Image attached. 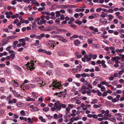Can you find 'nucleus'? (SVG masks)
Wrapping results in <instances>:
<instances>
[{
  "label": "nucleus",
  "mask_w": 124,
  "mask_h": 124,
  "mask_svg": "<svg viewBox=\"0 0 124 124\" xmlns=\"http://www.w3.org/2000/svg\"><path fill=\"white\" fill-rule=\"evenodd\" d=\"M52 83L53 84L49 86V87L50 88L53 86V87H54V88H52L53 90L55 88H58V89H60L61 88V85H59L58 84H59V82H57V80H56L55 81H54Z\"/></svg>",
  "instance_id": "obj_1"
},
{
  "label": "nucleus",
  "mask_w": 124,
  "mask_h": 124,
  "mask_svg": "<svg viewBox=\"0 0 124 124\" xmlns=\"http://www.w3.org/2000/svg\"><path fill=\"white\" fill-rule=\"evenodd\" d=\"M55 42L53 40H49L46 41V45L50 47L53 46V47L54 48L55 46L54 44Z\"/></svg>",
  "instance_id": "obj_2"
},
{
  "label": "nucleus",
  "mask_w": 124,
  "mask_h": 124,
  "mask_svg": "<svg viewBox=\"0 0 124 124\" xmlns=\"http://www.w3.org/2000/svg\"><path fill=\"white\" fill-rule=\"evenodd\" d=\"M26 66H27L26 68L28 70L29 69L31 70L35 69L34 63H30L28 62L26 64Z\"/></svg>",
  "instance_id": "obj_3"
},
{
  "label": "nucleus",
  "mask_w": 124,
  "mask_h": 124,
  "mask_svg": "<svg viewBox=\"0 0 124 124\" xmlns=\"http://www.w3.org/2000/svg\"><path fill=\"white\" fill-rule=\"evenodd\" d=\"M58 103H60V101H57L54 104V107H55L56 109V111H60L61 109V105H58Z\"/></svg>",
  "instance_id": "obj_4"
},
{
  "label": "nucleus",
  "mask_w": 124,
  "mask_h": 124,
  "mask_svg": "<svg viewBox=\"0 0 124 124\" xmlns=\"http://www.w3.org/2000/svg\"><path fill=\"white\" fill-rule=\"evenodd\" d=\"M45 16L43 15L40 17L41 20L40 23H39V24H40V25L43 24H45L46 23L47 21L45 19Z\"/></svg>",
  "instance_id": "obj_5"
},
{
  "label": "nucleus",
  "mask_w": 124,
  "mask_h": 124,
  "mask_svg": "<svg viewBox=\"0 0 124 124\" xmlns=\"http://www.w3.org/2000/svg\"><path fill=\"white\" fill-rule=\"evenodd\" d=\"M88 90V88L86 87L85 86H82L80 90L81 91L82 93H89L88 92H87V91Z\"/></svg>",
  "instance_id": "obj_6"
},
{
  "label": "nucleus",
  "mask_w": 124,
  "mask_h": 124,
  "mask_svg": "<svg viewBox=\"0 0 124 124\" xmlns=\"http://www.w3.org/2000/svg\"><path fill=\"white\" fill-rule=\"evenodd\" d=\"M45 64L51 68H53L54 67V65L52 63L48 60H46Z\"/></svg>",
  "instance_id": "obj_7"
},
{
  "label": "nucleus",
  "mask_w": 124,
  "mask_h": 124,
  "mask_svg": "<svg viewBox=\"0 0 124 124\" xmlns=\"http://www.w3.org/2000/svg\"><path fill=\"white\" fill-rule=\"evenodd\" d=\"M89 28L91 30L93 31L92 32V33L94 34H95L96 32H98V30L97 28H94V27L92 26H90Z\"/></svg>",
  "instance_id": "obj_8"
},
{
  "label": "nucleus",
  "mask_w": 124,
  "mask_h": 124,
  "mask_svg": "<svg viewBox=\"0 0 124 124\" xmlns=\"http://www.w3.org/2000/svg\"><path fill=\"white\" fill-rule=\"evenodd\" d=\"M12 23L14 24H16L17 26H19L21 25V23L19 21L18 19H16Z\"/></svg>",
  "instance_id": "obj_9"
},
{
  "label": "nucleus",
  "mask_w": 124,
  "mask_h": 124,
  "mask_svg": "<svg viewBox=\"0 0 124 124\" xmlns=\"http://www.w3.org/2000/svg\"><path fill=\"white\" fill-rule=\"evenodd\" d=\"M58 38L59 39V40L63 42L66 43L68 42L67 40L66 39L62 37L59 36Z\"/></svg>",
  "instance_id": "obj_10"
},
{
  "label": "nucleus",
  "mask_w": 124,
  "mask_h": 124,
  "mask_svg": "<svg viewBox=\"0 0 124 124\" xmlns=\"http://www.w3.org/2000/svg\"><path fill=\"white\" fill-rule=\"evenodd\" d=\"M34 80L35 82H38L39 84H41V83H43V81L41 80V78L39 77L35 78Z\"/></svg>",
  "instance_id": "obj_11"
},
{
  "label": "nucleus",
  "mask_w": 124,
  "mask_h": 124,
  "mask_svg": "<svg viewBox=\"0 0 124 124\" xmlns=\"http://www.w3.org/2000/svg\"><path fill=\"white\" fill-rule=\"evenodd\" d=\"M100 22L103 24H105L107 23V21L105 19L101 18L99 19Z\"/></svg>",
  "instance_id": "obj_12"
},
{
  "label": "nucleus",
  "mask_w": 124,
  "mask_h": 124,
  "mask_svg": "<svg viewBox=\"0 0 124 124\" xmlns=\"http://www.w3.org/2000/svg\"><path fill=\"white\" fill-rule=\"evenodd\" d=\"M45 36V34L44 33H42L40 35H38L36 37V39H38L39 40H40L43 37H44Z\"/></svg>",
  "instance_id": "obj_13"
},
{
  "label": "nucleus",
  "mask_w": 124,
  "mask_h": 124,
  "mask_svg": "<svg viewBox=\"0 0 124 124\" xmlns=\"http://www.w3.org/2000/svg\"><path fill=\"white\" fill-rule=\"evenodd\" d=\"M84 57L85 58V59L86 60V61L87 62L90 61L91 60V57H89V54L88 55H85L84 56Z\"/></svg>",
  "instance_id": "obj_14"
},
{
  "label": "nucleus",
  "mask_w": 124,
  "mask_h": 124,
  "mask_svg": "<svg viewBox=\"0 0 124 124\" xmlns=\"http://www.w3.org/2000/svg\"><path fill=\"white\" fill-rule=\"evenodd\" d=\"M54 29H55L54 27L52 26L47 27L45 29L46 31H49Z\"/></svg>",
  "instance_id": "obj_15"
},
{
  "label": "nucleus",
  "mask_w": 124,
  "mask_h": 124,
  "mask_svg": "<svg viewBox=\"0 0 124 124\" xmlns=\"http://www.w3.org/2000/svg\"><path fill=\"white\" fill-rule=\"evenodd\" d=\"M89 56L91 57V58L92 57L93 59H95L97 57V55L95 54L93 55L91 53H89Z\"/></svg>",
  "instance_id": "obj_16"
},
{
  "label": "nucleus",
  "mask_w": 124,
  "mask_h": 124,
  "mask_svg": "<svg viewBox=\"0 0 124 124\" xmlns=\"http://www.w3.org/2000/svg\"><path fill=\"white\" fill-rule=\"evenodd\" d=\"M13 67L15 69L21 72L22 71V69L18 66L15 65H13Z\"/></svg>",
  "instance_id": "obj_17"
},
{
  "label": "nucleus",
  "mask_w": 124,
  "mask_h": 124,
  "mask_svg": "<svg viewBox=\"0 0 124 124\" xmlns=\"http://www.w3.org/2000/svg\"><path fill=\"white\" fill-rule=\"evenodd\" d=\"M66 93H55V94H54V95H57L59 97H61L62 96H65L66 95Z\"/></svg>",
  "instance_id": "obj_18"
},
{
  "label": "nucleus",
  "mask_w": 124,
  "mask_h": 124,
  "mask_svg": "<svg viewBox=\"0 0 124 124\" xmlns=\"http://www.w3.org/2000/svg\"><path fill=\"white\" fill-rule=\"evenodd\" d=\"M107 15V13L102 12L101 13V14L100 16L101 18H104L106 17V16Z\"/></svg>",
  "instance_id": "obj_19"
},
{
  "label": "nucleus",
  "mask_w": 124,
  "mask_h": 124,
  "mask_svg": "<svg viewBox=\"0 0 124 124\" xmlns=\"http://www.w3.org/2000/svg\"><path fill=\"white\" fill-rule=\"evenodd\" d=\"M74 43L76 46H78L80 43V42L78 39H76L74 41Z\"/></svg>",
  "instance_id": "obj_20"
},
{
  "label": "nucleus",
  "mask_w": 124,
  "mask_h": 124,
  "mask_svg": "<svg viewBox=\"0 0 124 124\" xmlns=\"http://www.w3.org/2000/svg\"><path fill=\"white\" fill-rule=\"evenodd\" d=\"M117 114V116H118L116 118L117 119L120 121H121L122 117L121 114L120 113H118V114Z\"/></svg>",
  "instance_id": "obj_21"
},
{
  "label": "nucleus",
  "mask_w": 124,
  "mask_h": 124,
  "mask_svg": "<svg viewBox=\"0 0 124 124\" xmlns=\"http://www.w3.org/2000/svg\"><path fill=\"white\" fill-rule=\"evenodd\" d=\"M32 28L33 29H35L37 28V26L36 23L33 22L32 23Z\"/></svg>",
  "instance_id": "obj_22"
},
{
  "label": "nucleus",
  "mask_w": 124,
  "mask_h": 124,
  "mask_svg": "<svg viewBox=\"0 0 124 124\" xmlns=\"http://www.w3.org/2000/svg\"><path fill=\"white\" fill-rule=\"evenodd\" d=\"M115 51L117 53L119 52L120 53H121L124 51V49L123 48V49H117Z\"/></svg>",
  "instance_id": "obj_23"
},
{
  "label": "nucleus",
  "mask_w": 124,
  "mask_h": 124,
  "mask_svg": "<svg viewBox=\"0 0 124 124\" xmlns=\"http://www.w3.org/2000/svg\"><path fill=\"white\" fill-rule=\"evenodd\" d=\"M14 83L13 84V85L15 87H18L19 86L18 83L16 82L15 80L13 81Z\"/></svg>",
  "instance_id": "obj_24"
},
{
  "label": "nucleus",
  "mask_w": 124,
  "mask_h": 124,
  "mask_svg": "<svg viewBox=\"0 0 124 124\" xmlns=\"http://www.w3.org/2000/svg\"><path fill=\"white\" fill-rule=\"evenodd\" d=\"M39 110L38 108L37 107H34L31 110L32 112H34L36 111H38Z\"/></svg>",
  "instance_id": "obj_25"
},
{
  "label": "nucleus",
  "mask_w": 124,
  "mask_h": 124,
  "mask_svg": "<svg viewBox=\"0 0 124 124\" xmlns=\"http://www.w3.org/2000/svg\"><path fill=\"white\" fill-rule=\"evenodd\" d=\"M101 93V92H100V90H98L97 91H95L94 90H91V91L88 92L89 93Z\"/></svg>",
  "instance_id": "obj_26"
},
{
  "label": "nucleus",
  "mask_w": 124,
  "mask_h": 124,
  "mask_svg": "<svg viewBox=\"0 0 124 124\" xmlns=\"http://www.w3.org/2000/svg\"><path fill=\"white\" fill-rule=\"evenodd\" d=\"M92 15H93V16L94 18H97L99 16V14L96 13H94L92 14Z\"/></svg>",
  "instance_id": "obj_27"
},
{
  "label": "nucleus",
  "mask_w": 124,
  "mask_h": 124,
  "mask_svg": "<svg viewBox=\"0 0 124 124\" xmlns=\"http://www.w3.org/2000/svg\"><path fill=\"white\" fill-rule=\"evenodd\" d=\"M19 16V14H16L15 15H13L11 16V18L12 19H14L15 18H18Z\"/></svg>",
  "instance_id": "obj_28"
},
{
  "label": "nucleus",
  "mask_w": 124,
  "mask_h": 124,
  "mask_svg": "<svg viewBox=\"0 0 124 124\" xmlns=\"http://www.w3.org/2000/svg\"><path fill=\"white\" fill-rule=\"evenodd\" d=\"M40 18H38L35 19V20L37 22V24L39 25H40V24H39V23H40L39 21L40 20Z\"/></svg>",
  "instance_id": "obj_29"
},
{
  "label": "nucleus",
  "mask_w": 124,
  "mask_h": 124,
  "mask_svg": "<svg viewBox=\"0 0 124 124\" xmlns=\"http://www.w3.org/2000/svg\"><path fill=\"white\" fill-rule=\"evenodd\" d=\"M108 17L109 18V19H108V20L111 21L114 18V16L111 14L108 15Z\"/></svg>",
  "instance_id": "obj_30"
},
{
  "label": "nucleus",
  "mask_w": 124,
  "mask_h": 124,
  "mask_svg": "<svg viewBox=\"0 0 124 124\" xmlns=\"http://www.w3.org/2000/svg\"><path fill=\"white\" fill-rule=\"evenodd\" d=\"M57 30L59 32H66V31L64 29H57Z\"/></svg>",
  "instance_id": "obj_31"
},
{
  "label": "nucleus",
  "mask_w": 124,
  "mask_h": 124,
  "mask_svg": "<svg viewBox=\"0 0 124 124\" xmlns=\"http://www.w3.org/2000/svg\"><path fill=\"white\" fill-rule=\"evenodd\" d=\"M54 119H58L59 118V116L56 114H55L54 115Z\"/></svg>",
  "instance_id": "obj_32"
},
{
  "label": "nucleus",
  "mask_w": 124,
  "mask_h": 124,
  "mask_svg": "<svg viewBox=\"0 0 124 124\" xmlns=\"http://www.w3.org/2000/svg\"><path fill=\"white\" fill-rule=\"evenodd\" d=\"M29 81L27 80H25L24 81V83L22 84L21 86H20L21 87L22 89L23 86H24L25 85L24 83H28Z\"/></svg>",
  "instance_id": "obj_33"
},
{
  "label": "nucleus",
  "mask_w": 124,
  "mask_h": 124,
  "mask_svg": "<svg viewBox=\"0 0 124 124\" xmlns=\"http://www.w3.org/2000/svg\"><path fill=\"white\" fill-rule=\"evenodd\" d=\"M10 58V60H12L15 57V55L14 54H11L9 56Z\"/></svg>",
  "instance_id": "obj_34"
},
{
  "label": "nucleus",
  "mask_w": 124,
  "mask_h": 124,
  "mask_svg": "<svg viewBox=\"0 0 124 124\" xmlns=\"http://www.w3.org/2000/svg\"><path fill=\"white\" fill-rule=\"evenodd\" d=\"M76 56L77 57V59H78L82 57V56L81 54H78L77 53H75Z\"/></svg>",
  "instance_id": "obj_35"
},
{
  "label": "nucleus",
  "mask_w": 124,
  "mask_h": 124,
  "mask_svg": "<svg viewBox=\"0 0 124 124\" xmlns=\"http://www.w3.org/2000/svg\"><path fill=\"white\" fill-rule=\"evenodd\" d=\"M75 23L76 24H77L78 25H80L82 24V22L81 21H79L78 20H77L75 21Z\"/></svg>",
  "instance_id": "obj_36"
},
{
  "label": "nucleus",
  "mask_w": 124,
  "mask_h": 124,
  "mask_svg": "<svg viewBox=\"0 0 124 124\" xmlns=\"http://www.w3.org/2000/svg\"><path fill=\"white\" fill-rule=\"evenodd\" d=\"M56 16L57 17H59L60 16V11H57L56 12Z\"/></svg>",
  "instance_id": "obj_37"
},
{
  "label": "nucleus",
  "mask_w": 124,
  "mask_h": 124,
  "mask_svg": "<svg viewBox=\"0 0 124 124\" xmlns=\"http://www.w3.org/2000/svg\"><path fill=\"white\" fill-rule=\"evenodd\" d=\"M58 105H61V107H62L63 108H66V105L64 104H62V103H58Z\"/></svg>",
  "instance_id": "obj_38"
},
{
  "label": "nucleus",
  "mask_w": 124,
  "mask_h": 124,
  "mask_svg": "<svg viewBox=\"0 0 124 124\" xmlns=\"http://www.w3.org/2000/svg\"><path fill=\"white\" fill-rule=\"evenodd\" d=\"M23 86V90H24V88H25L27 89H28L29 88V85H24V86Z\"/></svg>",
  "instance_id": "obj_39"
},
{
  "label": "nucleus",
  "mask_w": 124,
  "mask_h": 124,
  "mask_svg": "<svg viewBox=\"0 0 124 124\" xmlns=\"http://www.w3.org/2000/svg\"><path fill=\"white\" fill-rule=\"evenodd\" d=\"M22 103L20 102H18L16 103V106L18 107H21L22 106Z\"/></svg>",
  "instance_id": "obj_40"
},
{
  "label": "nucleus",
  "mask_w": 124,
  "mask_h": 124,
  "mask_svg": "<svg viewBox=\"0 0 124 124\" xmlns=\"http://www.w3.org/2000/svg\"><path fill=\"white\" fill-rule=\"evenodd\" d=\"M103 118H98V120L99 121H102L103 119L107 120L108 118L107 117H103Z\"/></svg>",
  "instance_id": "obj_41"
},
{
  "label": "nucleus",
  "mask_w": 124,
  "mask_h": 124,
  "mask_svg": "<svg viewBox=\"0 0 124 124\" xmlns=\"http://www.w3.org/2000/svg\"><path fill=\"white\" fill-rule=\"evenodd\" d=\"M87 40L88 43L89 44H91L93 43V40L92 39H88Z\"/></svg>",
  "instance_id": "obj_42"
},
{
  "label": "nucleus",
  "mask_w": 124,
  "mask_h": 124,
  "mask_svg": "<svg viewBox=\"0 0 124 124\" xmlns=\"http://www.w3.org/2000/svg\"><path fill=\"white\" fill-rule=\"evenodd\" d=\"M49 110V108H43L42 110L44 111L47 112Z\"/></svg>",
  "instance_id": "obj_43"
},
{
  "label": "nucleus",
  "mask_w": 124,
  "mask_h": 124,
  "mask_svg": "<svg viewBox=\"0 0 124 124\" xmlns=\"http://www.w3.org/2000/svg\"><path fill=\"white\" fill-rule=\"evenodd\" d=\"M69 6V5H61V7L62 8H66Z\"/></svg>",
  "instance_id": "obj_44"
},
{
  "label": "nucleus",
  "mask_w": 124,
  "mask_h": 124,
  "mask_svg": "<svg viewBox=\"0 0 124 124\" xmlns=\"http://www.w3.org/2000/svg\"><path fill=\"white\" fill-rule=\"evenodd\" d=\"M77 69H76L73 68L71 70V72L73 73H75L77 72Z\"/></svg>",
  "instance_id": "obj_45"
},
{
  "label": "nucleus",
  "mask_w": 124,
  "mask_h": 124,
  "mask_svg": "<svg viewBox=\"0 0 124 124\" xmlns=\"http://www.w3.org/2000/svg\"><path fill=\"white\" fill-rule=\"evenodd\" d=\"M5 14L6 15H12L13 14V13L10 11V12H6L5 13Z\"/></svg>",
  "instance_id": "obj_46"
},
{
  "label": "nucleus",
  "mask_w": 124,
  "mask_h": 124,
  "mask_svg": "<svg viewBox=\"0 0 124 124\" xmlns=\"http://www.w3.org/2000/svg\"><path fill=\"white\" fill-rule=\"evenodd\" d=\"M20 113L23 116H25L26 115L25 112L23 110H21L20 112Z\"/></svg>",
  "instance_id": "obj_47"
},
{
  "label": "nucleus",
  "mask_w": 124,
  "mask_h": 124,
  "mask_svg": "<svg viewBox=\"0 0 124 124\" xmlns=\"http://www.w3.org/2000/svg\"><path fill=\"white\" fill-rule=\"evenodd\" d=\"M109 120L111 121L114 123H115L116 122V120L115 119L113 118H109Z\"/></svg>",
  "instance_id": "obj_48"
},
{
  "label": "nucleus",
  "mask_w": 124,
  "mask_h": 124,
  "mask_svg": "<svg viewBox=\"0 0 124 124\" xmlns=\"http://www.w3.org/2000/svg\"><path fill=\"white\" fill-rule=\"evenodd\" d=\"M39 41L38 40H36L35 41V43H34V45L36 46L39 44Z\"/></svg>",
  "instance_id": "obj_49"
},
{
  "label": "nucleus",
  "mask_w": 124,
  "mask_h": 124,
  "mask_svg": "<svg viewBox=\"0 0 124 124\" xmlns=\"http://www.w3.org/2000/svg\"><path fill=\"white\" fill-rule=\"evenodd\" d=\"M14 96L17 97L19 98L21 96V95H20V94H18V93H14Z\"/></svg>",
  "instance_id": "obj_50"
},
{
  "label": "nucleus",
  "mask_w": 124,
  "mask_h": 124,
  "mask_svg": "<svg viewBox=\"0 0 124 124\" xmlns=\"http://www.w3.org/2000/svg\"><path fill=\"white\" fill-rule=\"evenodd\" d=\"M120 14V13L119 12H116L115 13V14L116 15V17L117 18V17H118L120 15H119Z\"/></svg>",
  "instance_id": "obj_51"
},
{
  "label": "nucleus",
  "mask_w": 124,
  "mask_h": 124,
  "mask_svg": "<svg viewBox=\"0 0 124 124\" xmlns=\"http://www.w3.org/2000/svg\"><path fill=\"white\" fill-rule=\"evenodd\" d=\"M46 116L48 118V119H51L53 118V116H51L50 115H46Z\"/></svg>",
  "instance_id": "obj_52"
},
{
  "label": "nucleus",
  "mask_w": 124,
  "mask_h": 124,
  "mask_svg": "<svg viewBox=\"0 0 124 124\" xmlns=\"http://www.w3.org/2000/svg\"><path fill=\"white\" fill-rule=\"evenodd\" d=\"M88 74H85V73H83L81 75V76L84 77H85L86 76H87Z\"/></svg>",
  "instance_id": "obj_53"
},
{
  "label": "nucleus",
  "mask_w": 124,
  "mask_h": 124,
  "mask_svg": "<svg viewBox=\"0 0 124 124\" xmlns=\"http://www.w3.org/2000/svg\"><path fill=\"white\" fill-rule=\"evenodd\" d=\"M6 72L7 73L9 74H10L11 73V70L8 68L7 69H6Z\"/></svg>",
  "instance_id": "obj_54"
},
{
  "label": "nucleus",
  "mask_w": 124,
  "mask_h": 124,
  "mask_svg": "<svg viewBox=\"0 0 124 124\" xmlns=\"http://www.w3.org/2000/svg\"><path fill=\"white\" fill-rule=\"evenodd\" d=\"M52 73V71L51 70H49L47 71L46 72V74L47 75H49V76L50 75V74H51Z\"/></svg>",
  "instance_id": "obj_55"
},
{
  "label": "nucleus",
  "mask_w": 124,
  "mask_h": 124,
  "mask_svg": "<svg viewBox=\"0 0 124 124\" xmlns=\"http://www.w3.org/2000/svg\"><path fill=\"white\" fill-rule=\"evenodd\" d=\"M24 42L26 41H29L30 39L28 37H25L24 38Z\"/></svg>",
  "instance_id": "obj_56"
},
{
  "label": "nucleus",
  "mask_w": 124,
  "mask_h": 124,
  "mask_svg": "<svg viewBox=\"0 0 124 124\" xmlns=\"http://www.w3.org/2000/svg\"><path fill=\"white\" fill-rule=\"evenodd\" d=\"M112 101L114 103L116 102L117 101H118L117 100V99H116L115 98L112 99Z\"/></svg>",
  "instance_id": "obj_57"
},
{
  "label": "nucleus",
  "mask_w": 124,
  "mask_h": 124,
  "mask_svg": "<svg viewBox=\"0 0 124 124\" xmlns=\"http://www.w3.org/2000/svg\"><path fill=\"white\" fill-rule=\"evenodd\" d=\"M27 120H28V122L31 124H32L33 122L31 121V118L30 117H29L28 118Z\"/></svg>",
  "instance_id": "obj_58"
},
{
  "label": "nucleus",
  "mask_w": 124,
  "mask_h": 124,
  "mask_svg": "<svg viewBox=\"0 0 124 124\" xmlns=\"http://www.w3.org/2000/svg\"><path fill=\"white\" fill-rule=\"evenodd\" d=\"M112 76L110 77L108 79L110 81H113L114 80V78L113 77H112L113 75H111Z\"/></svg>",
  "instance_id": "obj_59"
},
{
  "label": "nucleus",
  "mask_w": 124,
  "mask_h": 124,
  "mask_svg": "<svg viewBox=\"0 0 124 124\" xmlns=\"http://www.w3.org/2000/svg\"><path fill=\"white\" fill-rule=\"evenodd\" d=\"M28 20L30 21H32L34 20V18L32 17H29L28 18Z\"/></svg>",
  "instance_id": "obj_60"
},
{
  "label": "nucleus",
  "mask_w": 124,
  "mask_h": 124,
  "mask_svg": "<svg viewBox=\"0 0 124 124\" xmlns=\"http://www.w3.org/2000/svg\"><path fill=\"white\" fill-rule=\"evenodd\" d=\"M30 87L32 88H33L35 87L36 86L35 85L33 84H31L29 85Z\"/></svg>",
  "instance_id": "obj_61"
},
{
  "label": "nucleus",
  "mask_w": 124,
  "mask_h": 124,
  "mask_svg": "<svg viewBox=\"0 0 124 124\" xmlns=\"http://www.w3.org/2000/svg\"><path fill=\"white\" fill-rule=\"evenodd\" d=\"M80 81L82 83H84L85 82V79L83 78H81Z\"/></svg>",
  "instance_id": "obj_62"
},
{
  "label": "nucleus",
  "mask_w": 124,
  "mask_h": 124,
  "mask_svg": "<svg viewBox=\"0 0 124 124\" xmlns=\"http://www.w3.org/2000/svg\"><path fill=\"white\" fill-rule=\"evenodd\" d=\"M57 54L60 56L62 55H63V53L61 51H60L58 52L57 53Z\"/></svg>",
  "instance_id": "obj_63"
},
{
  "label": "nucleus",
  "mask_w": 124,
  "mask_h": 124,
  "mask_svg": "<svg viewBox=\"0 0 124 124\" xmlns=\"http://www.w3.org/2000/svg\"><path fill=\"white\" fill-rule=\"evenodd\" d=\"M82 66L80 64H79L77 66V67L78 69H79V70H80L81 68H82Z\"/></svg>",
  "instance_id": "obj_64"
}]
</instances>
